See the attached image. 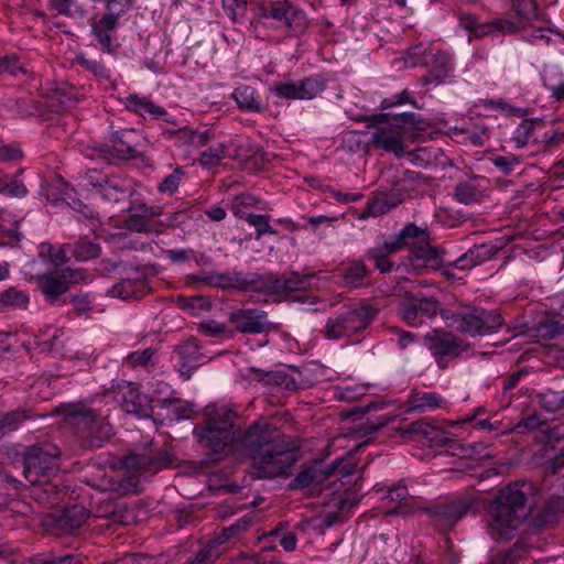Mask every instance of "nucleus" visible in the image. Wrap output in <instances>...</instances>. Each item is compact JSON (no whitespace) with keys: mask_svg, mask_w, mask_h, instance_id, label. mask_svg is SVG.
<instances>
[{"mask_svg":"<svg viewBox=\"0 0 564 564\" xmlns=\"http://www.w3.org/2000/svg\"><path fill=\"white\" fill-rule=\"evenodd\" d=\"M235 412L226 404L205 408V421L194 433L218 455L241 453L252 460L253 478L286 476L299 459L297 446L269 422H254L242 434L234 426Z\"/></svg>","mask_w":564,"mask_h":564,"instance_id":"nucleus-1","label":"nucleus"},{"mask_svg":"<svg viewBox=\"0 0 564 564\" xmlns=\"http://www.w3.org/2000/svg\"><path fill=\"white\" fill-rule=\"evenodd\" d=\"M447 406V401L437 392L413 391L404 403L406 413H425Z\"/></svg>","mask_w":564,"mask_h":564,"instance_id":"nucleus-23","label":"nucleus"},{"mask_svg":"<svg viewBox=\"0 0 564 564\" xmlns=\"http://www.w3.org/2000/svg\"><path fill=\"white\" fill-rule=\"evenodd\" d=\"M258 203L259 199L251 194H239L232 198L231 212L235 217L245 218L247 215L245 209L256 207Z\"/></svg>","mask_w":564,"mask_h":564,"instance_id":"nucleus-55","label":"nucleus"},{"mask_svg":"<svg viewBox=\"0 0 564 564\" xmlns=\"http://www.w3.org/2000/svg\"><path fill=\"white\" fill-rule=\"evenodd\" d=\"M113 393L122 410L139 419L151 417L154 408L159 404V399L142 393L139 387L132 382L122 381L116 387Z\"/></svg>","mask_w":564,"mask_h":564,"instance_id":"nucleus-10","label":"nucleus"},{"mask_svg":"<svg viewBox=\"0 0 564 564\" xmlns=\"http://www.w3.org/2000/svg\"><path fill=\"white\" fill-rule=\"evenodd\" d=\"M64 413L68 424L89 447H101L113 435V429L106 420L108 414L102 410L86 404H68Z\"/></svg>","mask_w":564,"mask_h":564,"instance_id":"nucleus-5","label":"nucleus"},{"mask_svg":"<svg viewBox=\"0 0 564 564\" xmlns=\"http://www.w3.org/2000/svg\"><path fill=\"white\" fill-rule=\"evenodd\" d=\"M170 464L171 458L166 452H159L155 454L130 453L122 459V465L124 468L131 470H141L151 475L162 470Z\"/></svg>","mask_w":564,"mask_h":564,"instance_id":"nucleus-18","label":"nucleus"},{"mask_svg":"<svg viewBox=\"0 0 564 564\" xmlns=\"http://www.w3.org/2000/svg\"><path fill=\"white\" fill-rule=\"evenodd\" d=\"M0 73L18 76L19 74H28V68L15 55H4L0 57Z\"/></svg>","mask_w":564,"mask_h":564,"instance_id":"nucleus-59","label":"nucleus"},{"mask_svg":"<svg viewBox=\"0 0 564 564\" xmlns=\"http://www.w3.org/2000/svg\"><path fill=\"white\" fill-rule=\"evenodd\" d=\"M399 317L409 326L417 327L424 323L415 299L409 302H402L398 306Z\"/></svg>","mask_w":564,"mask_h":564,"instance_id":"nucleus-45","label":"nucleus"},{"mask_svg":"<svg viewBox=\"0 0 564 564\" xmlns=\"http://www.w3.org/2000/svg\"><path fill=\"white\" fill-rule=\"evenodd\" d=\"M429 65V75L425 77L427 84L441 85L445 83L455 70L453 56L444 51L432 54Z\"/></svg>","mask_w":564,"mask_h":564,"instance_id":"nucleus-26","label":"nucleus"},{"mask_svg":"<svg viewBox=\"0 0 564 564\" xmlns=\"http://www.w3.org/2000/svg\"><path fill=\"white\" fill-rule=\"evenodd\" d=\"M372 271L364 260L347 262L340 270L338 278L340 285L346 289H359L368 284Z\"/></svg>","mask_w":564,"mask_h":564,"instance_id":"nucleus-24","label":"nucleus"},{"mask_svg":"<svg viewBox=\"0 0 564 564\" xmlns=\"http://www.w3.org/2000/svg\"><path fill=\"white\" fill-rule=\"evenodd\" d=\"M388 250L386 249L384 243L382 246L368 249L366 251V257L375 262L376 268L381 273H388L392 270V263L388 259Z\"/></svg>","mask_w":564,"mask_h":564,"instance_id":"nucleus-53","label":"nucleus"},{"mask_svg":"<svg viewBox=\"0 0 564 564\" xmlns=\"http://www.w3.org/2000/svg\"><path fill=\"white\" fill-rule=\"evenodd\" d=\"M441 317L448 328L471 337L492 333L503 323L500 314L473 305L442 308Z\"/></svg>","mask_w":564,"mask_h":564,"instance_id":"nucleus-4","label":"nucleus"},{"mask_svg":"<svg viewBox=\"0 0 564 564\" xmlns=\"http://www.w3.org/2000/svg\"><path fill=\"white\" fill-rule=\"evenodd\" d=\"M148 280L142 272H134L132 276H127L112 285L107 295L123 301L138 299L148 292Z\"/></svg>","mask_w":564,"mask_h":564,"instance_id":"nucleus-20","label":"nucleus"},{"mask_svg":"<svg viewBox=\"0 0 564 564\" xmlns=\"http://www.w3.org/2000/svg\"><path fill=\"white\" fill-rule=\"evenodd\" d=\"M52 104L51 106L55 105V101L58 104V107L61 111H65L73 107L77 99L75 97V94L70 88H57L54 90L52 97H51Z\"/></svg>","mask_w":564,"mask_h":564,"instance_id":"nucleus-63","label":"nucleus"},{"mask_svg":"<svg viewBox=\"0 0 564 564\" xmlns=\"http://www.w3.org/2000/svg\"><path fill=\"white\" fill-rule=\"evenodd\" d=\"M119 24V21L106 14H102L99 20L90 23L91 34L104 52L109 54L115 53L116 47L113 40L116 39V31Z\"/></svg>","mask_w":564,"mask_h":564,"instance_id":"nucleus-25","label":"nucleus"},{"mask_svg":"<svg viewBox=\"0 0 564 564\" xmlns=\"http://www.w3.org/2000/svg\"><path fill=\"white\" fill-rule=\"evenodd\" d=\"M415 173L406 171L403 176L394 184L392 192L384 197L376 199L370 205V212L372 215H381L390 212L393 207L399 205L404 199V195H398L395 193L410 191L413 188V182L415 180Z\"/></svg>","mask_w":564,"mask_h":564,"instance_id":"nucleus-21","label":"nucleus"},{"mask_svg":"<svg viewBox=\"0 0 564 564\" xmlns=\"http://www.w3.org/2000/svg\"><path fill=\"white\" fill-rule=\"evenodd\" d=\"M254 17L265 26H285L294 35L302 34L308 26L306 14L289 0H261L256 3Z\"/></svg>","mask_w":564,"mask_h":564,"instance_id":"nucleus-6","label":"nucleus"},{"mask_svg":"<svg viewBox=\"0 0 564 564\" xmlns=\"http://www.w3.org/2000/svg\"><path fill=\"white\" fill-rule=\"evenodd\" d=\"M519 30V26L511 20L499 18L488 22H484L482 28L478 32L479 35L489 36L496 34H514Z\"/></svg>","mask_w":564,"mask_h":564,"instance_id":"nucleus-39","label":"nucleus"},{"mask_svg":"<svg viewBox=\"0 0 564 564\" xmlns=\"http://www.w3.org/2000/svg\"><path fill=\"white\" fill-rule=\"evenodd\" d=\"M251 524V519L249 517H242L239 520H237L231 525L224 528L223 531L215 536L220 544H225L229 542L231 539H234L239 533L246 531Z\"/></svg>","mask_w":564,"mask_h":564,"instance_id":"nucleus-54","label":"nucleus"},{"mask_svg":"<svg viewBox=\"0 0 564 564\" xmlns=\"http://www.w3.org/2000/svg\"><path fill=\"white\" fill-rule=\"evenodd\" d=\"M499 251V247L491 242H484L479 245H475L473 248L468 249L464 254L458 257L455 261L448 263L443 273L447 276H452L451 270L453 268L459 270H470L490 259H492Z\"/></svg>","mask_w":564,"mask_h":564,"instance_id":"nucleus-15","label":"nucleus"},{"mask_svg":"<svg viewBox=\"0 0 564 564\" xmlns=\"http://www.w3.org/2000/svg\"><path fill=\"white\" fill-rule=\"evenodd\" d=\"M100 246L89 240L80 239L73 247V256L78 261H87L100 254Z\"/></svg>","mask_w":564,"mask_h":564,"instance_id":"nucleus-52","label":"nucleus"},{"mask_svg":"<svg viewBox=\"0 0 564 564\" xmlns=\"http://www.w3.org/2000/svg\"><path fill=\"white\" fill-rule=\"evenodd\" d=\"M264 381L269 384L276 386L284 390H296L297 384L295 379L283 371H270L264 376Z\"/></svg>","mask_w":564,"mask_h":564,"instance_id":"nucleus-57","label":"nucleus"},{"mask_svg":"<svg viewBox=\"0 0 564 564\" xmlns=\"http://www.w3.org/2000/svg\"><path fill=\"white\" fill-rule=\"evenodd\" d=\"M388 113H376L366 118L368 127L376 128L371 135V142L373 147L392 152L400 158L404 154L402 130L398 124L388 122Z\"/></svg>","mask_w":564,"mask_h":564,"instance_id":"nucleus-9","label":"nucleus"},{"mask_svg":"<svg viewBox=\"0 0 564 564\" xmlns=\"http://www.w3.org/2000/svg\"><path fill=\"white\" fill-rule=\"evenodd\" d=\"M30 484L32 485L31 495L39 502L47 507H54L62 500L63 489H59L57 484L48 478L39 477L37 481Z\"/></svg>","mask_w":564,"mask_h":564,"instance_id":"nucleus-28","label":"nucleus"},{"mask_svg":"<svg viewBox=\"0 0 564 564\" xmlns=\"http://www.w3.org/2000/svg\"><path fill=\"white\" fill-rule=\"evenodd\" d=\"M185 176V171L183 167L177 166L174 171L166 175L158 185V191L161 194H166L172 196L175 194L180 187V184Z\"/></svg>","mask_w":564,"mask_h":564,"instance_id":"nucleus-51","label":"nucleus"},{"mask_svg":"<svg viewBox=\"0 0 564 564\" xmlns=\"http://www.w3.org/2000/svg\"><path fill=\"white\" fill-rule=\"evenodd\" d=\"M553 36L564 40V34H562L557 29H553L551 26H531V29L524 32V40L534 45H550L554 42Z\"/></svg>","mask_w":564,"mask_h":564,"instance_id":"nucleus-34","label":"nucleus"},{"mask_svg":"<svg viewBox=\"0 0 564 564\" xmlns=\"http://www.w3.org/2000/svg\"><path fill=\"white\" fill-rule=\"evenodd\" d=\"M430 241V231L427 228L417 227L414 224H408L399 230L393 237L384 241L388 252H399L405 248H416L420 245Z\"/></svg>","mask_w":564,"mask_h":564,"instance_id":"nucleus-17","label":"nucleus"},{"mask_svg":"<svg viewBox=\"0 0 564 564\" xmlns=\"http://www.w3.org/2000/svg\"><path fill=\"white\" fill-rule=\"evenodd\" d=\"M379 308L368 302L343 306L330 315L322 330L328 340H340L365 332L377 318Z\"/></svg>","mask_w":564,"mask_h":564,"instance_id":"nucleus-3","label":"nucleus"},{"mask_svg":"<svg viewBox=\"0 0 564 564\" xmlns=\"http://www.w3.org/2000/svg\"><path fill=\"white\" fill-rule=\"evenodd\" d=\"M48 4L51 9L67 18L84 20L88 15L87 9L78 4L77 0H48Z\"/></svg>","mask_w":564,"mask_h":564,"instance_id":"nucleus-38","label":"nucleus"},{"mask_svg":"<svg viewBox=\"0 0 564 564\" xmlns=\"http://www.w3.org/2000/svg\"><path fill=\"white\" fill-rule=\"evenodd\" d=\"M458 26L475 37H482L484 35H479L478 32L480 28H482L484 23H480L478 19L468 12H458L457 13Z\"/></svg>","mask_w":564,"mask_h":564,"instance_id":"nucleus-64","label":"nucleus"},{"mask_svg":"<svg viewBox=\"0 0 564 564\" xmlns=\"http://www.w3.org/2000/svg\"><path fill=\"white\" fill-rule=\"evenodd\" d=\"M442 249L433 247L427 242L417 246L414 249L413 257L410 259L414 271H419L422 268H435L437 261L442 257Z\"/></svg>","mask_w":564,"mask_h":564,"instance_id":"nucleus-31","label":"nucleus"},{"mask_svg":"<svg viewBox=\"0 0 564 564\" xmlns=\"http://www.w3.org/2000/svg\"><path fill=\"white\" fill-rule=\"evenodd\" d=\"M220 542L214 538L202 546L197 555L186 564H213L223 553Z\"/></svg>","mask_w":564,"mask_h":564,"instance_id":"nucleus-42","label":"nucleus"},{"mask_svg":"<svg viewBox=\"0 0 564 564\" xmlns=\"http://www.w3.org/2000/svg\"><path fill=\"white\" fill-rule=\"evenodd\" d=\"M314 275H301L292 272L289 276L280 279L276 276H267L265 293L272 296H290L295 292H305L310 290Z\"/></svg>","mask_w":564,"mask_h":564,"instance_id":"nucleus-16","label":"nucleus"},{"mask_svg":"<svg viewBox=\"0 0 564 564\" xmlns=\"http://www.w3.org/2000/svg\"><path fill=\"white\" fill-rule=\"evenodd\" d=\"M256 230V238L263 235H276L278 231L270 225V216L262 214H247L243 218Z\"/></svg>","mask_w":564,"mask_h":564,"instance_id":"nucleus-49","label":"nucleus"},{"mask_svg":"<svg viewBox=\"0 0 564 564\" xmlns=\"http://www.w3.org/2000/svg\"><path fill=\"white\" fill-rule=\"evenodd\" d=\"M76 63L86 70L90 72L97 78H109V69H107L106 66L99 61L90 59L84 55H79L76 57Z\"/></svg>","mask_w":564,"mask_h":564,"instance_id":"nucleus-61","label":"nucleus"},{"mask_svg":"<svg viewBox=\"0 0 564 564\" xmlns=\"http://www.w3.org/2000/svg\"><path fill=\"white\" fill-rule=\"evenodd\" d=\"M228 321L237 332L248 335H258L278 328L276 324L268 319V313L260 308H237L229 313Z\"/></svg>","mask_w":564,"mask_h":564,"instance_id":"nucleus-12","label":"nucleus"},{"mask_svg":"<svg viewBox=\"0 0 564 564\" xmlns=\"http://www.w3.org/2000/svg\"><path fill=\"white\" fill-rule=\"evenodd\" d=\"M431 56L432 52L430 46L420 43L406 51L404 63L406 67L429 65Z\"/></svg>","mask_w":564,"mask_h":564,"instance_id":"nucleus-44","label":"nucleus"},{"mask_svg":"<svg viewBox=\"0 0 564 564\" xmlns=\"http://www.w3.org/2000/svg\"><path fill=\"white\" fill-rule=\"evenodd\" d=\"M202 281L208 285L223 289H237L241 291H263L265 292L267 276L262 278L253 272H210L202 278Z\"/></svg>","mask_w":564,"mask_h":564,"instance_id":"nucleus-11","label":"nucleus"},{"mask_svg":"<svg viewBox=\"0 0 564 564\" xmlns=\"http://www.w3.org/2000/svg\"><path fill=\"white\" fill-rule=\"evenodd\" d=\"M30 410L19 408L0 415V436L18 430L22 423L31 419Z\"/></svg>","mask_w":564,"mask_h":564,"instance_id":"nucleus-33","label":"nucleus"},{"mask_svg":"<svg viewBox=\"0 0 564 564\" xmlns=\"http://www.w3.org/2000/svg\"><path fill=\"white\" fill-rule=\"evenodd\" d=\"M532 486L516 482L502 488L490 506L489 528L494 540H510L531 512Z\"/></svg>","mask_w":564,"mask_h":564,"instance_id":"nucleus-2","label":"nucleus"},{"mask_svg":"<svg viewBox=\"0 0 564 564\" xmlns=\"http://www.w3.org/2000/svg\"><path fill=\"white\" fill-rule=\"evenodd\" d=\"M61 451L52 443H43L29 448L24 457L23 474L29 482L39 477L50 478L58 470Z\"/></svg>","mask_w":564,"mask_h":564,"instance_id":"nucleus-8","label":"nucleus"},{"mask_svg":"<svg viewBox=\"0 0 564 564\" xmlns=\"http://www.w3.org/2000/svg\"><path fill=\"white\" fill-rule=\"evenodd\" d=\"M409 431L420 434L433 448L451 446L453 443V438L448 432L424 421L413 422Z\"/></svg>","mask_w":564,"mask_h":564,"instance_id":"nucleus-27","label":"nucleus"},{"mask_svg":"<svg viewBox=\"0 0 564 564\" xmlns=\"http://www.w3.org/2000/svg\"><path fill=\"white\" fill-rule=\"evenodd\" d=\"M89 510L76 503L65 508L59 514L52 517V525L61 534H73L89 518Z\"/></svg>","mask_w":564,"mask_h":564,"instance_id":"nucleus-19","label":"nucleus"},{"mask_svg":"<svg viewBox=\"0 0 564 564\" xmlns=\"http://www.w3.org/2000/svg\"><path fill=\"white\" fill-rule=\"evenodd\" d=\"M97 195L105 200L117 203L123 200L129 192L120 178L112 176L108 181H104V185Z\"/></svg>","mask_w":564,"mask_h":564,"instance_id":"nucleus-37","label":"nucleus"},{"mask_svg":"<svg viewBox=\"0 0 564 564\" xmlns=\"http://www.w3.org/2000/svg\"><path fill=\"white\" fill-rule=\"evenodd\" d=\"M29 303V294L17 288L12 286L0 293V312L25 310Z\"/></svg>","mask_w":564,"mask_h":564,"instance_id":"nucleus-32","label":"nucleus"},{"mask_svg":"<svg viewBox=\"0 0 564 564\" xmlns=\"http://www.w3.org/2000/svg\"><path fill=\"white\" fill-rule=\"evenodd\" d=\"M564 511V478H560L552 487V496L544 507L546 514Z\"/></svg>","mask_w":564,"mask_h":564,"instance_id":"nucleus-48","label":"nucleus"},{"mask_svg":"<svg viewBox=\"0 0 564 564\" xmlns=\"http://www.w3.org/2000/svg\"><path fill=\"white\" fill-rule=\"evenodd\" d=\"M542 127V120L540 119H524L512 133V141L517 148L525 147L530 138L534 134L536 128Z\"/></svg>","mask_w":564,"mask_h":564,"instance_id":"nucleus-40","label":"nucleus"},{"mask_svg":"<svg viewBox=\"0 0 564 564\" xmlns=\"http://www.w3.org/2000/svg\"><path fill=\"white\" fill-rule=\"evenodd\" d=\"M543 86L550 91L551 98L564 100V73L557 65H544L540 73Z\"/></svg>","mask_w":564,"mask_h":564,"instance_id":"nucleus-29","label":"nucleus"},{"mask_svg":"<svg viewBox=\"0 0 564 564\" xmlns=\"http://www.w3.org/2000/svg\"><path fill=\"white\" fill-rule=\"evenodd\" d=\"M122 105L129 111L134 112L138 116H149L153 119H162L170 122V117L166 110L154 104L149 97L139 94H131L121 99Z\"/></svg>","mask_w":564,"mask_h":564,"instance_id":"nucleus-22","label":"nucleus"},{"mask_svg":"<svg viewBox=\"0 0 564 564\" xmlns=\"http://www.w3.org/2000/svg\"><path fill=\"white\" fill-rule=\"evenodd\" d=\"M129 135H131L130 131H117L112 135V150L119 159L128 160L137 154V150L129 141Z\"/></svg>","mask_w":564,"mask_h":564,"instance_id":"nucleus-43","label":"nucleus"},{"mask_svg":"<svg viewBox=\"0 0 564 564\" xmlns=\"http://www.w3.org/2000/svg\"><path fill=\"white\" fill-rule=\"evenodd\" d=\"M221 3L232 22H239L246 18L248 0H221Z\"/></svg>","mask_w":564,"mask_h":564,"instance_id":"nucleus-56","label":"nucleus"},{"mask_svg":"<svg viewBox=\"0 0 564 564\" xmlns=\"http://www.w3.org/2000/svg\"><path fill=\"white\" fill-rule=\"evenodd\" d=\"M542 406L551 413L564 411V390L549 391L542 395Z\"/></svg>","mask_w":564,"mask_h":564,"instance_id":"nucleus-62","label":"nucleus"},{"mask_svg":"<svg viewBox=\"0 0 564 564\" xmlns=\"http://www.w3.org/2000/svg\"><path fill=\"white\" fill-rule=\"evenodd\" d=\"M511 6L518 19L524 23L546 21L539 12L536 0H511Z\"/></svg>","mask_w":564,"mask_h":564,"instance_id":"nucleus-35","label":"nucleus"},{"mask_svg":"<svg viewBox=\"0 0 564 564\" xmlns=\"http://www.w3.org/2000/svg\"><path fill=\"white\" fill-rule=\"evenodd\" d=\"M228 152V145L225 143H216L200 153L199 163L204 167L216 166Z\"/></svg>","mask_w":564,"mask_h":564,"instance_id":"nucleus-47","label":"nucleus"},{"mask_svg":"<svg viewBox=\"0 0 564 564\" xmlns=\"http://www.w3.org/2000/svg\"><path fill=\"white\" fill-rule=\"evenodd\" d=\"M424 340L440 369H447L458 359L475 355L467 340L451 332L434 329L425 335Z\"/></svg>","mask_w":564,"mask_h":564,"instance_id":"nucleus-7","label":"nucleus"},{"mask_svg":"<svg viewBox=\"0 0 564 564\" xmlns=\"http://www.w3.org/2000/svg\"><path fill=\"white\" fill-rule=\"evenodd\" d=\"M85 274L79 269H64L62 271L51 272L37 276V284L42 293L51 302L65 293L69 284L78 283Z\"/></svg>","mask_w":564,"mask_h":564,"instance_id":"nucleus-13","label":"nucleus"},{"mask_svg":"<svg viewBox=\"0 0 564 564\" xmlns=\"http://www.w3.org/2000/svg\"><path fill=\"white\" fill-rule=\"evenodd\" d=\"M475 503L476 499L473 497L459 498L434 506L430 509V514L440 527L451 529L469 512Z\"/></svg>","mask_w":564,"mask_h":564,"instance_id":"nucleus-14","label":"nucleus"},{"mask_svg":"<svg viewBox=\"0 0 564 564\" xmlns=\"http://www.w3.org/2000/svg\"><path fill=\"white\" fill-rule=\"evenodd\" d=\"M175 352L177 354L180 361H183L184 366L188 365L189 368H196L202 356L199 346L194 338L176 346Z\"/></svg>","mask_w":564,"mask_h":564,"instance_id":"nucleus-41","label":"nucleus"},{"mask_svg":"<svg viewBox=\"0 0 564 564\" xmlns=\"http://www.w3.org/2000/svg\"><path fill=\"white\" fill-rule=\"evenodd\" d=\"M133 6V0H105L104 14L119 21Z\"/></svg>","mask_w":564,"mask_h":564,"instance_id":"nucleus-60","label":"nucleus"},{"mask_svg":"<svg viewBox=\"0 0 564 564\" xmlns=\"http://www.w3.org/2000/svg\"><path fill=\"white\" fill-rule=\"evenodd\" d=\"M300 100H311L326 88V80L322 75H312L299 80Z\"/></svg>","mask_w":564,"mask_h":564,"instance_id":"nucleus-36","label":"nucleus"},{"mask_svg":"<svg viewBox=\"0 0 564 564\" xmlns=\"http://www.w3.org/2000/svg\"><path fill=\"white\" fill-rule=\"evenodd\" d=\"M383 489H386L383 497L393 502L404 501L410 496L405 480L387 485L378 489V491H382Z\"/></svg>","mask_w":564,"mask_h":564,"instance_id":"nucleus-58","label":"nucleus"},{"mask_svg":"<svg viewBox=\"0 0 564 564\" xmlns=\"http://www.w3.org/2000/svg\"><path fill=\"white\" fill-rule=\"evenodd\" d=\"M28 193L26 186L21 181L11 178L0 172V194L12 198H23Z\"/></svg>","mask_w":564,"mask_h":564,"instance_id":"nucleus-46","label":"nucleus"},{"mask_svg":"<svg viewBox=\"0 0 564 564\" xmlns=\"http://www.w3.org/2000/svg\"><path fill=\"white\" fill-rule=\"evenodd\" d=\"M478 192V186L474 181H463L456 184L454 197L458 203L468 205L476 200Z\"/></svg>","mask_w":564,"mask_h":564,"instance_id":"nucleus-50","label":"nucleus"},{"mask_svg":"<svg viewBox=\"0 0 564 564\" xmlns=\"http://www.w3.org/2000/svg\"><path fill=\"white\" fill-rule=\"evenodd\" d=\"M239 109L246 112H260L262 110V101L257 89L250 85H239L232 91Z\"/></svg>","mask_w":564,"mask_h":564,"instance_id":"nucleus-30","label":"nucleus"}]
</instances>
